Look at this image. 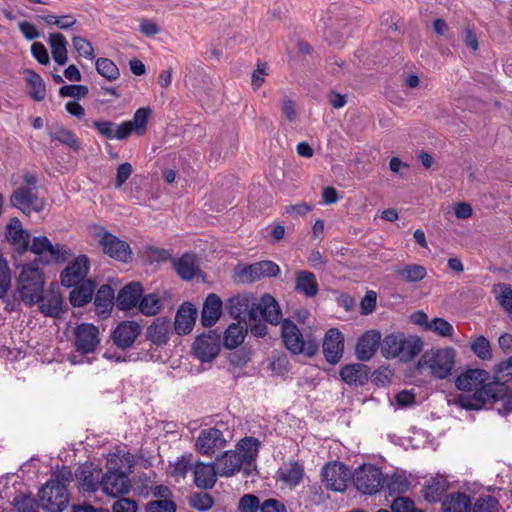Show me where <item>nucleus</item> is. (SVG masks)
<instances>
[{"instance_id": "nucleus-27", "label": "nucleus", "mask_w": 512, "mask_h": 512, "mask_svg": "<svg viewBox=\"0 0 512 512\" xmlns=\"http://www.w3.org/2000/svg\"><path fill=\"white\" fill-rule=\"evenodd\" d=\"M340 377L350 386H362L368 381L369 369L361 363L347 364L341 368Z\"/></svg>"}, {"instance_id": "nucleus-55", "label": "nucleus", "mask_w": 512, "mask_h": 512, "mask_svg": "<svg viewBox=\"0 0 512 512\" xmlns=\"http://www.w3.org/2000/svg\"><path fill=\"white\" fill-rule=\"evenodd\" d=\"M13 503L16 512H38V504L31 496H17L14 498Z\"/></svg>"}, {"instance_id": "nucleus-54", "label": "nucleus", "mask_w": 512, "mask_h": 512, "mask_svg": "<svg viewBox=\"0 0 512 512\" xmlns=\"http://www.w3.org/2000/svg\"><path fill=\"white\" fill-rule=\"evenodd\" d=\"M473 512H499V502L490 495L479 497L474 504Z\"/></svg>"}, {"instance_id": "nucleus-12", "label": "nucleus", "mask_w": 512, "mask_h": 512, "mask_svg": "<svg viewBox=\"0 0 512 512\" xmlns=\"http://www.w3.org/2000/svg\"><path fill=\"white\" fill-rule=\"evenodd\" d=\"M10 203L27 215L32 212L39 213L44 208V202L38 198L37 190L31 187L17 188L10 196Z\"/></svg>"}, {"instance_id": "nucleus-63", "label": "nucleus", "mask_w": 512, "mask_h": 512, "mask_svg": "<svg viewBox=\"0 0 512 512\" xmlns=\"http://www.w3.org/2000/svg\"><path fill=\"white\" fill-rule=\"evenodd\" d=\"M380 32H394L400 29L399 18L390 13H384L380 18Z\"/></svg>"}, {"instance_id": "nucleus-33", "label": "nucleus", "mask_w": 512, "mask_h": 512, "mask_svg": "<svg viewBox=\"0 0 512 512\" xmlns=\"http://www.w3.org/2000/svg\"><path fill=\"white\" fill-rule=\"evenodd\" d=\"M73 287L74 289L70 292L69 296L70 303L74 307H82L91 301L96 283L91 279H87Z\"/></svg>"}, {"instance_id": "nucleus-44", "label": "nucleus", "mask_w": 512, "mask_h": 512, "mask_svg": "<svg viewBox=\"0 0 512 512\" xmlns=\"http://www.w3.org/2000/svg\"><path fill=\"white\" fill-rule=\"evenodd\" d=\"M52 57L56 63L63 65L67 61L66 40L63 34H49Z\"/></svg>"}, {"instance_id": "nucleus-1", "label": "nucleus", "mask_w": 512, "mask_h": 512, "mask_svg": "<svg viewBox=\"0 0 512 512\" xmlns=\"http://www.w3.org/2000/svg\"><path fill=\"white\" fill-rule=\"evenodd\" d=\"M455 385L467 392L455 398V403L466 410H480L497 391L503 390L500 383L491 381L490 374L483 369H468L457 377Z\"/></svg>"}, {"instance_id": "nucleus-58", "label": "nucleus", "mask_w": 512, "mask_h": 512, "mask_svg": "<svg viewBox=\"0 0 512 512\" xmlns=\"http://www.w3.org/2000/svg\"><path fill=\"white\" fill-rule=\"evenodd\" d=\"M73 46L79 56L86 59L94 58V49L91 43L82 36H75L73 38Z\"/></svg>"}, {"instance_id": "nucleus-30", "label": "nucleus", "mask_w": 512, "mask_h": 512, "mask_svg": "<svg viewBox=\"0 0 512 512\" xmlns=\"http://www.w3.org/2000/svg\"><path fill=\"white\" fill-rule=\"evenodd\" d=\"M449 489V482L443 475H436L427 480L423 486V497L428 502H438Z\"/></svg>"}, {"instance_id": "nucleus-16", "label": "nucleus", "mask_w": 512, "mask_h": 512, "mask_svg": "<svg viewBox=\"0 0 512 512\" xmlns=\"http://www.w3.org/2000/svg\"><path fill=\"white\" fill-rule=\"evenodd\" d=\"M304 476V465L298 460H289L282 463L275 473L276 481L289 488L298 486L303 481Z\"/></svg>"}, {"instance_id": "nucleus-15", "label": "nucleus", "mask_w": 512, "mask_h": 512, "mask_svg": "<svg viewBox=\"0 0 512 512\" xmlns=\"http://www.w3.org/2000/svg\"><path fill=\"white\" fill-rule=\"evenodd\" d=\"M225 445L226 439L217 428L202 430L195 442L196 450L200 454L207 456L213 455L217 450L225 447Z\"/></svg>"}, {"instance_id": "nucleus-8", "label": "nucleus", "mask_w": 512, "mask_h": 512, "mask_svg": "<svg viewBox=\"0 0 512 512\" xmlns=\"http://www.w3.org/2000/svg\"><path fill=\"white\" fill-rule=\"evenodd\" d=\"M356 489L365 495H373L383 487L384 476L381 469L374 464H363L352 474Z\"/></svg>"}, {"instance_id": "nucleus-20", "label": "nucleus", "mask_w": 512, "mask_h": 512, "mask_svg": "<svg viewBox=\"0 0 512 512\" xmlns=\"http://www.w3.org/2000/svg\"><path fill=\"white\" fill-rule=\"evenodd\" d=\"M344 336L337 328L329 329L323 340V352L326 360L331 364H336L343 356Z\"/></svg>"}, {"instance_id": "nucleus-25", "label": "nucleus", "mask_w": 512, "mask_h": 512, "mask_svg": "<svg viewBox=\"0 0 512 512\" xmlns=\"http://www.w3.org/2000/svg\"><path fill=\"white\" fill-rule=\"evenodd\" d=\"M36 304H38L39 311L47 317L57 318L63 311V298L59 291L54 289H49L40 294Z\"/></svg>"}, {"instance_id": "nucleus-60", "label": "nucleus", "mask_w": 512, "mask_h": 512, "mask_svg": "<svg viewBox=\"0 0 512 512\" xmlns=\"http://www.w3.org/2000/svg\"><path fill=\"white\" fill-rule=\"evenodd\" d=\"M175 509L174 502L167 499L151 501L145 507L146 512H175Z\"/></svg>"}, {"instance_id": "nucleus-11", "label": "nucleus", "mask_w": 512, "mask_h": 512, "mask_svg": "<svg viewBox=\"0 0 512 512\" xmlns=\"http://www.w3.org/2000/svg\"><path fill=\"white\" fill-rule=\"evenodd\" d=\"M100 343L99 329L91 323L78 324L74 329V346L82 355L93 353Z\"/></svg>"}, {"instance_id": "nucleus-5", "label": "nucleus", "mask_w": 512, "mask_h": 512, "mask_svg": "<svg viewBox=\"0 0 512 512\" xmlns=\"http://www.w3.org/2000/svg\"><path fill=\"white\" fill-rule=\"evenodd\" d=\"M281 336L285 347L295 355L313 356L318 349V344L314 337L310 334L302 333L292 320H283Z\"/></svg>"}, {"instance_id": "nucleus-35", "label": "nucleus", "mask_w": 512, "mask_h": 512, "mask_svg": "<svg viewBox=\"0 0 512 512\" xmlns=\"http://www.w3.org/2000/svg\"><path fill=\"white\" fill-rule=\"evenodd\" d=\"M177 274L184 280L193 279L200 271L197 258L194 254L185 253L174 261Z\"/></svg>"}, {"instance_id": "nucleus-26", "label": "nucleus", "mask_w": 512, "mask_h": 512, "mask_svg": "<svg viewBox=\"0 0 512 512\" xmlns=\"http://www.w3.org/2000/svg\"><path fill=\"white\" fill-rule=\"evenodd\" d=\"M143 294L142 285L139 282H130L118 293L116 305L119 310L129 311L139 304Z\"/></svg>"}, {"instance_id": "nucleus-21", "label": "nucleus", "mask_w": 512, "mask_h": 512, "mask_svg": "<svg viewBox=\"0 0 512 512\" xmlns=\"http://www.w3.org/2000/svg\"><path fill=\"white\" fill-rule=\"evenodd\" d=\"M5 235L8 242L19 253L22 254L28 251L30 233L23 228L22 223L18 218L15 217L10 219L9 223L6 226Z\"/></svg>"}, {"instance_id": "nucleus-51", "label": "nucleus", "mask_w": 512, "mask_h": 512, "mask_svg": "<svg viewBox=\"0 0 512 512\" xmlns=\"http://www.w3.org/2000/svg\"><path fill=\"white\" fill-rule=\"evenodd\" d=\"M471 350L473 353L482 360H489L492 358V351L489 341L484 336H479L471 342Z\"/></svg>"}, {"instance_id": "nucleus-49", "label": "nucleus", "mask_w": 512, "mask_h": 512, "mask_svg": "<svg viewBox=\"0 0 512 512\" xmlns=\"http://www.w3.org/2000/svg\"><path fill=\"white\" fill-rule=\"evenodd\" d=\"M501 307L512 317V287L508 284H498L493 289Z\"/></svg>"}, {"instance_id": "nucleus-10", "label": "nucleus", "mask_w": 512, "mask_h": 512, "mask_svg": "<svg viewBox=\"0 0 512 512\" xmlns=\"http://www.w3.org/2000/svg\"><path fill=\"white\" fill-rule=\"evenodd\" d=\"M321 476L322 482L327 489L335 492H343L346 490L347 483L352 477V474L345 464L333 461L323 466Z\"/></svg>"}, {"instance_id": "nucleus-56", "label": "nucleus", "mask_w": 512, "mask_h": 512, "mask_svg": "<svg viewBox=\"0 0 512 512\" xmlns=\"http://www.w3.org/2000/svg\"><path fill=\"white\" fill-rule=\"evenodd\" d=\"M126 452L119 448L107 455V471H121L126 460Z\"/></svg>"}, {"instance_id": "nucleus-28", "label": "nucleus", "mask_w": 512, "mask_h": 512, "mask_svg": "<svg viewBox=\"0 0 512 512\" xmlns=\"http://www.w3.org/2000/svg\"><path fill=\"white\" fill-rule=\"evenodd\" d=\"M197 318V309L191 303L180 306L175 317V330L179 335L191 332Z\"/></svg>"}, {"instance_id": "nucleus-7", "label": "nucleus", "mask_w": 512, "mask_h": 512, "mask_svg": "<svg viewBox=\"0 0 512 512\" xmlns=\"http://www.w3.org/2000/svg\"><path fill=\"white\" fill-rule=\"evenodd\" d=\"M39 500L48 512H63L69 503L66 485L59 479L47 481L39 491Z\"/></svg>"}, {"instance_id": "nucleus-22", "label": "nucleus", "mask_w": 512, "mask_h": 512, "mask_svg": "<svg viewBox=\"0 0 512 512\" xmlns=\"http://www.w3.org/2000/svg\"><path fill=\"white\" fill-rule=\"evenodd\" d=\"M100 243L104 253L111 258L122 262H127L131 258L130 246L112 234L104 233Z\"/></svg>"}, {"instance_id": "nucleus-13", "label": "nucleus", "mask_w": 512, "mask_h": 512, "mask_svg": "<svg viewBox=\"0 0 512 512\" xmlns=\"http://www.w3.org/2000/svg\"><path fill=\"white\" fill-rule=\"evenodd\" d=\"M281 316L279 304L269 294H265L257 302H253L250 309V319L256 320L258 317H262L273 325L280 323Z\"/></svg>"}, {"instance_id": "nucleus-36", "label": "nucleus", "mask_w": 512, "mask_h": 512, "mask_svg": "<svg viewBox=\"0 0 512 512\" xmlns=\"http://www.w3.org/2000/svg\"><path fill=\"white\" fill-rule=\"evenodd\" d=\"M295 290L309 298L316 296L318 284L315 275L306 270L298 271L295 278Z\"/></svg>"}, {"instance_id": "nucleus-24", "label": "nucleus", "mask_w": 512, "mask_h": 512, "mask_svg": "<svg viewBox=\"0 0 512 512\" xmlns=\"http://www.w3.org/2000/svg\"><path fill=\"white\" fill-rule=\"evenodd\" d=\"M141 327L136 321H123L114 329L112 338L120 348L130 347L139 336Z\"/></svg>"}, {"instance_id": "nucleus-57", "label": "nucleus", "mask_w": 512, "mask_h": 512, "mask_svg": "<svg viewBox=\"0 0 512 512\" xmlns=\"http://www.w3.org/2000/svg\"><path fill=\"white\" fill-rule=\"evenodd\" d=\"M495 379V382L503 384L512 380V356L496 367Z\"/></svg>"}, {"instance_id": "nucleus-23", "label": "nucleus", "mask_w": 512, "mask_h": 512, "mask_svg": "<svg viewBox=\"0 0 512 512\" xmlns=\"http://www.w3.org/2000/svg\"><path fill=\"white\" fill-rule=\"evenodd\" d=\"M194 355L202 362L213 360L219 353V340L215 335L203 334L193 343Z\"/></svg>"}, {"instance_id": "nucleus-47", "label": "nucleus", "mask_w": 512, "mask_h": 512, "mask_svg": "<svg viewBox=\"0 0 512 512\" xmlns=\"http://www.w3.org/2000/svg\"><path fill=\"white\" fill-rule=\"evenodd\" d=\"M236 277L240 282L252 283L262 278L259 262L247 266H238L235 269Z\"/></svg>"}, {"instance_id": "nucleus-37", "label": "nucleus", "mask_w": 512, "mask_h": 512, "mask_svg": "<svg viewBox=\"0 0 512 512\" xmlns=\"http://www.w3.org/2000/svg\"><path fill=\"white\" fill-rule=\"evenodd\" d=\"M471 499L462 492H455L442 501L443 512H470Z\"/></svg>"}, {"instance_id": "nucleus-9", "label": "nucleus", "mask_w": 512, "mask_h": 512, "mask_svg": "<svg viewBox=\"0 0 512 512\" xmlns=\"http://www.w3.org/2000/svg\"><path fill=\"white\" fill-rule=\"evenodd\" d=\"M28 251L44 256L45 263H63L73 255L68 246L60 243L52 244L46 236L33 237L31 244H28Z\"/></svg>"}, {"instance_id": "nucleus-3", "label": "nucleus", "mask_w": 512, "mask_h": 512, "mask_svg": "<svg viewBox=\"0 0 512 512\" xmlns=\"http://www.w3.org/2000/svg\"><path fill=\"white\" fill-rule=\"evenodd\" d=\"M423 342L418 336L393 332L381 340V354L385 359L398 358L409 362L422 350Z\"/></svg>"}, {"instance_id": "nucleus-6", "label": "nucleus", "mask_w": 512, "mask_h": 512, "mask_svg": "<svg viewBox=\"0 0 512 512\" xmlns=\"http://www.w3.org/2000/svg\"><path fill=\"white\" fill-rule=\"evenodd\" d=\"M44 292L43 271L34 265H25L19 275L17 293L28 306L36 304Z\"/></svg>"}, {"instance_id": "nucleus-29", "label": "nucleus", "mask_w": 512, "mask_h": 512, "mask_svg": "<svg viewBox=\"0 0 512 512\" xmlns=\"http://www.w3.org/2000/svg\"><path fill=\"white\" fill-rule=\"evenodd\" d=\"M218 476L215 461L211 464L197 462L194 467V482L199 488L211 489L214 487Z\"/></svg>"}, {"instance_id": "nucleus-31", "label": "nucleus", "mask_w": 512, "mask_h": 512, "mask_svg": "<svg viewBox=\"0 0 512 512\" xmlns=\"http://www.w3.org/2000/svg\"><path fill=\"white\" fill-rule=\"evenodd\" d=\"M222 314V301L214 293L209 294L203 304L201 322L205 327L213 326Z\"/></svg>"}, {"instance_id": "nucleus-43", "label": "nucleus", "mask_w": 512, "mask_h": 512, "mask_svg": "<svg viewBox=\"0 0 512 512\" xmlns=\"http://www.w3.org/2000/svg\"><path fill=\"white\" fill-rule=\"evenodd\" d=\"M169 323L165 320L157 319L147 329V337L154 344L161 345L168 341Z\"/></svg>"}, {"instance_id": "nucleus-14", "label": "nucleus", "mask_w": 512, "mask_h": 512, "mask_svg": "<svg viewBox=\"0 0 512 512\" xmlns=\"http://www.w3.org/2000/svg\"><path fill=\"white\" fill-rule=\"evenodd\" d=\"M90 269V262L87 256L80 255L71 261L61 273V284L65 287H73L87 280L86 276Z\"/></svg>"}, {"instance_id": "nucleus-19", "label": "nucleus", "mask_w": 512, "mask_h": 512, "mask_svg": "<svg viewBox=\"0 0 512 512\" xmlns=\"http://www.w3.org/2000/svg\"><path fill=\"white\" fill-rule=\"evenodd\" d=\"M100 488L110 497H118L130 491L131 484L122 471H107L102 477Z\"/></svg>"}, {"instance_id": "nucleus-41", "label": "nucleus", "mask_w": 512, "mask_h": 512, "mask_svg": "<svg viewBox=\"0 0 512 512\" xmlns=\"http://www.w3.org/2000/svg\"><path fill=\"white\" fill-rule=\"evenodd\" d=\"M252 302L247 295H238L231 297L226 305L228 313L235 319L241 318L243 315L248 313L250 316V309Z\"/></svg>"}, {"instance_id": "nucleus-4", "label": "nucleus", "mask_w": 512, "mask_h": 512, "mask_svg": "<svg viewBox=\"0 0 512 512\" xmlns=\"http://www.w3.org/2000/svg\"><path fill=\"white\" fill-rule=\"evenodd\" d=\"M455 364V351L452 348H437L425 351L417 363L419 371H427L438 379L451 374Z\"/></svg>"}, {"instance_id": "nucleus-39", "label": "nucleus", "mask_w": 512, "mask_h": 512, "mask_svg": "<svg viewBox=\"0 0 512 512\" xmlns=\"http://www.w3.org/2000/svg\"><path fill=\"white\" fill-rule=\"evenodd\" d=\"M94 304L98 314L107 316L114 305V290L109 285H102L95 295Z\"/></svg>"}, {"instance_id": "nucleus-62", "label": "nucleus", "mask_w": 512, "mask_h": 512, "mask_svg": "<svg viewBox=\"0 0 512 512\" xmlns=\"http://www.w3.org/2000/svg\"><path fill=\"white\" fill-rule=\"evenodd\" d=\"M260 502L258 497L252 494H246L239 501L240 512H258L260 510Z\"/></svg>"}, {"instance_id": "nucleus-2", "label": "nucleus", "mask_w": 512, "mask_h": 512, "mask_svg": "<svg viewBox=\"0 0 512 512\" xmlns=\"http://www.w3.org/2000/svg\"><path fill=\"white\" fill-rule=\"evenodd\" d=\"M260 442L255 437H245L236 445L235 450L224 452L216 457L215 465L219 477L229 478L243 470L250 476L256 470L255 461L258 457Z\"/></svg>"}, {"instance_id": "nucleus-61", "label": "nucleus", "mask_w": 512, "mask_h": 512, "mask_svg": "<svg viewBox=\"0 0 512 512\" xmlns=\"http://www.w3.org/2000/svg\"><path fill=\"white\" fill-rule=\"evenodd\" d=\"M88 88L84 85H64L60 88V95L63 97L84 98L88 95Z\"/></svg>"}, {"instance_id": "nucleus-59", "label": "nucleus", "mask_w": 512, "mask_h": 512, "mask_svg": "<svg viewBox=\"0 0 512 512\" xmlns=\"http://www.w3.org/2000/svg\"><path fill=\"white\" fill-rule=\"evenodd\" d=\"M392 512H423L415 507L412 500L407 497H397L391 503Z\"/></svg>"}, {"instance_id": "nucleus-32", "label": "nucleus", "mask_w": 512, "mask_h": 512, "mask_svg": "<svg viewBox=\"0 0 512 512\" xmlns=\"http://www.w3.org/2000/svg\"><path fill=\"white\" fill-rule=\"evenodd\" d=\"M93 128L99 135L106 138L107 140H125L127 139L128 128L120 124H115L109 120H94L92 122Z\"/></svg>"}, {"instance_id": "nucleus-48", "label": "nucleus", "mask_w": 512, "mask_h": 512, "mask_svg": "<svg viewBox=\"0 0 512 512\" xmlns=\"http://www.w3.org/2000/svg\"><path fill=\"white\" fill-rule=\"evenodd\" d=\"M95 66L97 72L108 81H115L120 76L117 65L108 58H98Z\"/></svg>"}, {"instance_id": "nucleus-38", "label": "nucleus", "mask_w": 512, "mask_h": 512, "mask_svg": "<svg viewBox=\"0 0 512 512\" xmlns=\"http://www.w3.org/2000/svg\"><path fill=\"white\" fill-rule=\"evenodd\" d=\"M48 135L54 141H58L74 151H78L80 149V142L78 138L75 136L73 132L66 129L65 127L54 124L48 127L47 129Z\"/></svg>"}, {"instance_id": "nucleus-52", "label": "nucleus", "mask_w": 512, "mask_h": 512, "mask_svg": "<svg viewBox=\"0 0 512 512\" xmlns=\"http://www.w3.org/2000/svg\"><path fill=\"white\" fill-rule=\"evenodd\" d=\"M428 330L442 337H451L454 333L453 326L443 318H434L428 324Z\"/></svg>"}, {"instance_id": "nucleus-45", "label": "nucleus", "mask_w": 512, "mask_h": 512, "mask_svg": "<svg viewBox=\"0 0 512 512\" xmlns=\"http://www.w3.org/2000/svg\"><path fill=\"white\" fill-rule=\"evenodd\" d=\"M162 308L161 298L158 293H150L140 298L138 309L145 316H154Z\"/></svg>"}, {"instance_id": "nucleus-53", "label": "nucleus", "mask_w": 512, "mask_h": 512, "mask_svg": "<svg viewBox=\"0 0 512 512\" xmlns=\"http://www.w3.org/2000/svg\"><path fill=\"white\" fill-rule=\"evenodd\" d=\"M11 288V270L8 262L0 257V299L4 298Z\"/></svg>"}, {"instance_id": "nucleus-64", "label": "nucleus", "mask_w": 512, "mask_h": 512, "mask_svg": "<svg viewBox=\"0 0 512 512\" xmlns=\"http://www.w3.org/2000/svg\"><path fill=\"white\" fill-rule=\"evenodd\" d=\"M137 503L129 498H120L112 505V512H137Z\"/></svg>"}, {"instance_id": "nucleus-18", "label": "nucleus", "mask_w": 512, "mask_h": 512, "mask_svg": "<svg viewBox=\"0 0 512 512\" xmlns=\"http://www.w3.org/2000/svg\"><path fill=\"white\" fill-rule=\"evenodd\" d=\"M381 348V333L376 329L364 332L355 346V356L360 361H369Z\"/></svg>"}, {"instance_id": "nucleus-34", "label": "nucleus", "mask_w": 512, "mask_h": 512, "mask_svg": "<svg viewBox=\"0 0 512 512\" xmlns=\"http://www.w3.org/2000/svg\"><path fill=\"white\" fill-rule=\"evenodd\" d=\"M151 114V108L141 107L135 111L132 120L124 121L123 125L128 128L127 138L132 132L139 136L145 134Z\"/></svg>"}, {"instance_id": "nucleus-50", "label": "nucleus", "mask_w": 512, "mask_h": 512, "mask_svg": "<svg viewBox=\"0 0 512 512\" xmlns=\"http://www.w3.org/2000/svg\"><path fill=\"white\" fill-rule=\"evenodd\" d=\"M503 390L496 392L491 401L500 402L501 406L497 407L500 414L506 415L512 412V389L500 383Z\"/></svg>"}, {"instance_id": "nucleus-17", "label": "nucleus", "mask_w": 512, "mask_h": 512, "mask_svg": "<svg viewBox=\"0 0 512 512\" xmlns=\"http://www.w3.org/2000/svg\"><path fill=\"white\" fill-rule=\"evenodd\" d=\"M103 476L102 469L92 463H84L76 471L80 489L89 493L100 488Z\"/></svg>"}, {"instance_id": "nucleus-40", "label": "nucleus", "mask_w": 512, "mask_h": 512, "mask_svg": "<svg viewBox=\"0 0 512 512\" xmlns=\"http://www.w3.org/2000/svg\"><path fill=\"white\" fill-rule=\"evenodd\" d=\"M23 75L30 86V96L35 101H42L46 96V86L41 76L30 69L23 70Z\"/></svg>"}, {"instance_id": "nucleus-46", "label": "nucleus", "mask_w": 512, "mask_h": 512, "mask_svg": "<svg viewBox=\"0 0 512 512\" xmlns=\"http://www.w3.org/2000/svg\"><path fill=\"white\" fill-rule=\"evenodd\" d=\"M397 275L405 282H418L427 275L426 268L418 264H408L396 270Z\"/></svg>"}, {"instance_id": "nucleus-42", "label": "nucleus", "mask_w": 512, "mask_h": 512, "mask_svg": "<svg viewBox=\"0 0 512 512\" xmlns=\"http://www.w3.org/2000/svg\"><path fill=\"white\" fill-rule=\"evenodd\" d=\"M247 334V328L241 323H233L228 326L224 333V346L228 349H234L244 342Z\"/></svg>"}]
</instances>
